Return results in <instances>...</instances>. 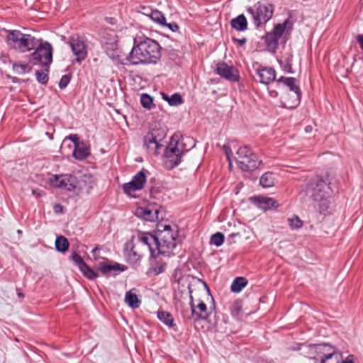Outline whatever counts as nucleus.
<instances>
[{"label": "nucleus", "mask_w": 363, "mask_h": 363, "mask_svg": "<svg viewBox=\"0 0 363 363\" xmlns=\"http://www.w3.org/2000/svg\"><path fill=\"white\" fill-rule=\"evenodd\" d=\"M177 230L171 225L160 223L157 225L156 235L149 233H139L135 244L145 253L150 252L151 257L157 254L170 257L174 255L177 248Z\"/></svg>", "instance_id": "nucleus-1"}, {"label": "nucleus", "mask_w": 363, "mask_h": 363, "mask_svg": "<svg viewBox=\"0 0 363 363\" xmlns=\"http://www.w3.org/2000/svg\"><path fill=\"white\" fill-rule=\"evenodd\" d=\"M160 45L155 40L145 38L138 43L135 40L126 60L133 65L140 64H155L161 57Z\"/></svg>", "instance_id": "nucleus-2"}, {"label": "nucleus", "mask_w": 363, "mask_h": 363, "mask_svg": "<svg viewBox=\"0 0 363 363\" xmlns=\"http://www.w3.org/2000/svg\"><path fill=\"white\" fill-rule=\"evenodd\" d=\"M329 189L330 187L327 183L318 177L311 179L306 187L307 194L319 203V211L323 214L328 213L330 207Z\"/></svg>", "instance_id": "nucleus-3"}, {"label": "nucleus", "mask_w": 363, "mask_h": 363, "mask_svg": "<svg viewBox=\"0 0 363 363\" xmlns=\"http://www.w3.org/2000/svg\"><path fill=\"white\" fill-rule=\"evenodd\" d=\"M6 42L10 48L21 52L30 51L35 48L38 40L30 34L21 33L18 30H9Z\"/></svg>", "instance_id": "nucleus-4"}, {"label": "nucleus", "mask_w": 363, "mask_h": 363, "mask_svg": "<svg viewBox=\"0 0 363 363\" xmlns=\"http://www.w3.org/2000/svg\"><path fill=\"white\" fill-rule=\"evenodd\" d=\"M166 130L159 123L151 125L150 130L144 137V146L148 152L152 155H157L158 150L163 146L162 142L166 138Z\"/></svg>", "instance_id": "nucleus-5"}, {"label": "nucleus", "mask_w": 363, "mask_h": 363, "mask_svg": "<svg viewBox=\"0 0 363 363\" xmlns=\"http://www.w3.org/2000/svg\"><path fill=\"white\" fill-rule=\"evenodd\" d=\"M236 155V162L244 172L255 170L258 168L262 162L247 145L240 147L237 150Z\"/></svg>", "instance_id": "nucleus-6"}, {"label": "nucleus", "mask_w": 363, "mask_h": 363, "mask_svg": "<svg viewBox=\"0 0 363 363\" xmlns=\"http://www.w3.org/2000/svg\"><path fill=\"white\" fill-rule=\"evenodd\" d=\"M247 12L251 15L255 27L258 28L272 18L274 6L271 4L259 1L253 6L249 7Z\"/></svg>", "instance_id": "nucleus-7"}, {"label": "nucleus", "mask_w": 363, "mask_h": 363, "mask_svg": "<svg viewBox=\"0 0 363 363\" xmlns=\"http://www.w3.org/2000/svg\"><path fill=\"white\" fill-rule=\"evenodd\" d=\"M32 54L33 64H40L43 67H49L52 61V47L48 42L38 43Z\"/></svg>", "instance_id": "nucleus-8"}, {"label": "nucleus", "mask_w": 363, "mask_h": 363, "mask_svg": "<svg viewBox=\"0 0 363 363\" xmlns=\"http://www.w3.org/2000/svg\"><path fill=\"white\" fill-rule=\"evenodd\" d=\"M311 354L315 355L313 357L316 360H320V363H326L329 359L335 358L337 362L339 354L336 352V349L328 344H318L311 345L310 347Z\"/></svg>", "instance_id": "nucleus-9"}, {"label": "nucleus", "mask_w": 363, "mask_h": 363, "mask_svg": "<svg viewBox=\"0 0 363 363\" xmlns=\"http://www.w3.org/2000/svg\"><path fill=\"white\" fill-rule=\"evenodd\" d=\"M68 43L77 62L80 63L86 59L88 53V45L82 38L78 35H72L69 38Z\"/></svg>", "instance_id": "nucleus-10"}, {"label": "nucleus", "mask_w": 363, "mask_h": 363, "mask_svg": "<svg viewBox=\"0 0 363 363\" xmlns=\"http://www.w3.org/2000/svg\"><path fill=\"white\" fill-rule=\"evenodd\" d=\"M50 184L56 188L68 191H73L76 188V178L70 174L52 175L50 179Z\"/></svg>", "instance_id": "nucleus-11"}, {"label": "nucleus", "mask_w": 363, "mask_h": 363, "mask_svg": "<svg viewBox=\"0 0 363 363\" xmlns=\"http://www.w3.org/2000/svg\"><path fill=\"white\" fill-rule=\"evenodd\" d=\"M214 71L217 74L230 82H235L240 79L239 71L235 67L228 65L224 62L217 63Z\"/></svg>", "instance_id": "nucleus-12"}, {"label": "nucleus", "mask_w": 363, "mask_h": 363, "mask_svg": "<svg viewBox=\"0 0 363 363\" xmlns=\"http://www.w3.org/2000/svg\"><path fill=\"white\" fill-rule=\"evenodd\" d=\"M174 136L170 145L167 148L165 155L169 161L172 163V167L177 166L181 162V157L184 152L183 147L179 144V140H175Z\"/></svg>", "instance_id": "nucleus-13"}, {"label": "nucleus", "mask_w": 363, "mask_h": 363, "mask_svg": "<svg viewBox=\"0 0 363 363\" xmlns=\"http://www.w3.org/2000/svg\"><path fill=\"white\" fill-rule=\"evenodd\" d=\"M146 181V175L144 171L141 170L133 177L130 182L125 183L123 185V190L128 196H132L133 192L144 188Z\"/></svg>", "instance_id": "nucleus-14"}, {"label": "nucleus", "mask_w": 363, "mask_h": 363, "mask_svg": "<svg viewBox=\"0 0 363 363\" xmlns=\"http://www.w3.org/2000/svg\"><path fill=\"white\" fill-rule=\"evenodd\" d=\"M96 268L102 274L106 276L116 275L119 272H124L128 269L125 265L117 262L111 264V262L106 259H104L102 262H98L96 263Z\"/></svg>", "instance_id": "nucleus-15"}, {"label": "nucleus", "mask_w": 363, "mask_h": 363, "mask_svg": "<svg viewBox=\"0 0 363 363\" xmlns=\"http://www.w3.org/2000/svg\"><path fill=\"white\" fill-rule=\"evenodd\" d=\"M189 305L191 309V315L195 321L198 320H207L209 318L210 312L208 311L206 304L201 301L197 306H195L194 298L190 295Z\"/></svg>", "instance_id": "nucleus-16"}, {"label": "nucleus", "mask_w": 363, "mask_h": 363, "mask_svg": "<svg viewBox=\"0 0 363 363\" xmlns=\"http://www.w3.org/2000/svg\"><path fill=\"white\" fill-rule=\"evenodd\" d=\"M71 259L74 263L79 267L81 272L89 279H94L98 277V274L89 267L83 260L82 257L76 252L71 255Z\"/></svg>", "instance_id": "nucleus-17"}, {"label": "nucleus", "mask_w": 363, "mask_h": 363, "mask_svg": "<svg viewBox=\"0 0 363 363\" xmlns=\"http://www.w3.org/2000/svg\"><path fill=\"white\" fill-rule=\"evenodd\" d=\"M281 103L283 106L286 108H294L300 103L301 100V91H291L286 92L281 96Z\"/></svg>", "instance_id": "nucleus-18"}, {"label": "nucleus", "mask_w": 363, "mask_h": 363, "mask_svg": "<svg viewBox=\"0 0 363 363\" xmlns=\"http://www.w3.org/2000/svg\"><path fill=\"white\" fill-rule=\"evenodd\" d=\"M276 79V72L272 67H262L256 72L255 80L264 84H269Z\"/></svg>", "instance_id": "nucleus-19"}, {"label": "nucleus", "mask_w": 363, "mask_h": 363, "mask_svg": "<svg viewBox=\"0 0 363 363\" xmlns=\"http://www.w3.org/2000/svg\"><path fill=\"white\" fill-rule=\"evenodd\" d=\"M255 201L257 207L264 211L278 207L277 201L273 198L257 196L255 198Z\"/></svg>", "instance_id": "nucleus-20"}, {"label": "nucleus", "mask_w": 363, "mask_h": 363, "mask_svg": "<svg viewBox=\"0 0 363 363\" xmlns=\"http://www.w3.org/2000/svg\"><path fill=\"white\" fill-rule=\"evenodd\" d=\"M90 155L89 145L81 141L74 146L73 157L78 160H83Z\"/></svg>", "instance_id": "nucleus-21"}, {"label": "nucleus", "mask_w": 363, "mask_h": 363, "mask_svg": "<svg viewBox=\"0 0 363 363\" xmlns=\"http://www.w3.org/2000/svg\"><path fill=\"white\" fill-rule=\"evenodd\" d=\"M145 252L140 248V246L134 243L127 255V259L129 262L135 264L142 258Z\"/></svg>", "instance_id": "nucleus-22"}, {"label": "nucleus", "mask_w": 363, "mask_h": 363, "mask_svg": "<svg viewBox=\"0 0 363 363\" xmlns=\"http://www.w3.org/2000/svg\"><path fill=\"white\" fill-rule=\"evenodd\" d=\"M230 26L238 31H244L247 28V21L243 14L231 19Z\"/></svg>", "instance_id": "nucleus-23"}, {"label": "nucleus", "mask_w": 363, "mask_h": 363, "mask_svg": "<svg viewBox=\"0 0 363 363\" xmlns=\"http://www.w3.org/2000/svg\"><path fill=\"white\" fill-rule=\"evenodd\" d=\"M133 291H135V289H133L125 293L124 301L130 308H137L140 306V301Z\"/></svg>", "instance_id": "nucleus-24"}, {"label": "nucleus", "mask_w": 363, "mask_h": 363, "mask_svg": "<svg viewBox=\"0 0 363 363\" xmlns=\"http://www.w3.org/2000/svg\"><path fill=\"white\" fill-rule=\"evenodd\" d=\"M144 13L147 16L150 17V18L151 20H152L154 22H155L160 25L162 26L164 24H166V18H165L164 14L157 9H155V10L147 9Z\"/></svg>", "instance_id": "nucleus-25"}, {"label": "nucleus", "mask_w": 363, "mask_h": 363, "mask_svg": "<svg viewBox=\"0 0 363 363\" xmlns=\"http://www.w3.org/2000/svg\"><path fill=\"white\" fill-rule=\"evenodd\" d=\"M278 83H283L287 88L288 91H300L299 86L296 84L297 80L294 77H281L278 81Z\"/></svg>", "instance_id": "nucleus-26"}, {"label": "nucleus", "mask_w": 363, "mask_h": 363, "mask_svg": "<svg viewBox=\"0 0 363 363\" xmlns=\"http://www.w3.org/2000/svg\"><path fill=\"white\" fill-rule=\"evenodd\" d=\"M157 318L161 322L169 328H172L175 325L174 318L169 312L158 311Z\"/></svg>", "instance_id": "nucleus-27"}, {"label": "nucleus", "mask_w": 363, "mask_h": 363, "mask_svg": "<svg viewBox=\"0 0 363 363\" xmlns=\"http://www.w3.org/2000/svg\"><path fill=\"white\" fill-rule=\"evenodd\" d=\"M259 184L264 188L272 187L275 184V177L272 172H266L262 174L259 179Z\"/></svg>", "instance_id": "nucleus-28"}, {"label": "nucleus", "mask_w": 363, "mask_h": 363, "mask_svg": "<svg viewBox=\"0 0 363 363\" xmlns=\"http://www.w3.org/2000/svg\"><path fill=\"white\" fill-rule=\"evenodd\" d=\"M247 280L245 277H236L233 281L230 289L233 292L238 293L247 285Z\"/></svg>", "instance_id": "nucleus-29"}, {"label": "nucleus", "mask_w": 363, "mask_h": 363, "mask_svg": "<svg viewBox=\"0 0 363 363\" xmlns=\"http://www.w3.org/2000/svg\"><path fill=\"white\" fill-rule=\"evenodd\" d=\"M69 246V243L64 236H59L55 240V248L57 251L65 252Z\"/></svg>", "instance_id": "nucleus-30"}, {"label": "nucleus", "mask_w": 363, "mask_h": 363, "mask_svg": "<svg viewBox=\"0 0 363 363\" xmlns=\"http://www.w3.org/2000/svg\"><path fill=\"white\" fill-rule=\"evenodd\" d=\"M289 23V20L286 19V21H284L283 23L277 24L272 32L274 33V35H276L278 38L280 39L283 35L284 30L286 29L287 25Z\"/></svg>", "instance_id": "nucleus-31"}, {"label": "nucleus", "mask_w": 363, "mask_h": 363, "mask_svg": "<svg viewBox=\"0 0 363 363\" xmlns=\"http://www.w3.org/2000/svg\"><path fill=\"white\" fill-rule=\"evenodd\" d=\"M45 69L42 70H37L35 76L38 82L42 84H45L48 81V73L49 72V67H44Z\"/></svg>", "instance_id": "nucleus-32"}, {"label": "nucleus", "mask_w": 363, "mask_h": 363, "mask_svg": "<svg viewBox=\"0 0 363 363\" xmlns=\"http://www.w3.org/2000/svg\"><path fill=\"white\" fill-rule=\"evenodd\" d=\"M278 38L272 32L267 33L265 36V41L268 47L277 48L278 47Z\"/></svg>", "instance_id": "nucleus-33"}, {"label": "nucleus", "mask_w": 363, "mask_h": 363, "mask_svg": "<svg viewBox=\"0 0 363 363\" xmlns=\"http://www.w3.org/2000/svg\"><path fill=\"white\" fill-rule=\"evenodd\" d=\"M157 213V211L153 212L152 210L149 208H140L138 209V213H140V216L147 220H153L155 218V214Z\"/></svg>", "instance_id": "nucleus-34"}, {"label": "nucleus", "mask_w": 363, "mask_h": 363, "mask_svg": "<svg viewBox=\"0 0 363 363\" xmlns=\"http://www.w3.org/2000/svg\"><path fill=\"white\" fill-rule=\"evenodd\" d=\"M288 224L291 230H298L303 225V221L297 216L288 218Z\"/></svg>", "instance_id": "nucleus-35"}, {"label": "nucleus", "mask_w": 363, "mask_h": 363, "mask_svg": "<svg viewBox=\"0 0 363 363\" xmlns=\"http://www.w3.org/2000/svg\"><path fill=\"white\" fill-rule=\"evenodd\" d=\"M13 69L18 74H23L31 70V67L29 65L18 63L13 64Z\"/></svg>", "instance_id": "nucleus-36"}, {"label": "nucleus", "mask_w": 363, "mask_h": 363, "mask_svg": "<svg viewBox=\"0 0 363 363\" xmlns=\"http://www.w3.org/2000/svg\"><path fill=\"white\" fill-rule=\"evenodd\" d=\"M224 242V235L221 233H216L211 236V243L217 247L220 246Z\"/></svg>", "instance_id": "nucleus-37"}, {"label": "nucleus", "mask_w": 363, "mask_h": 363, "mask_svg": "<svg viewBox=\"0 0 363 363\" xmlns=\"http://www.w3.org/2000/svg\"><path fill=\"white\" fill-rule=\"evenodd\" d=\"M152 98L150 95L143 94L141 96L140 103L144 108L150 109L152 106Z\"/></svg>", "instance_id": "nucleus-38"}, {"label": "nucleus", "mask_w": 363, "mask_h": 363, "mask_svg": "<svg viewBox=\"0 0 363 363\" xmlns=\"http://www.w3.org/2000/svg\"><path fill=\"white\" fill-rule=\"evenodd\" d=\"M183 102L182 96L178 94L175 93L172 94L169 98V105L171 106H178L182 104Z\"/></svg>", "instance_id": "nucleus-39"}, {"label": "nucleus", "mask_w": 363, "mask_h": 363, "mask_svg": "<svg viewBox=\"0 0 363 363\" xmlns=\"http://www.w3.org/2000/svg\"><path fill=\"white\" fill-rule=\"evenodd\" d=\"M242 310V306L240 302L235 301L230 306V312L233 316H238Z\"/></svg>", "instance_id": "nucleus-40"}, {"label": "nucleus", "mask_w": 363, "mask_h": 363, "mask_svg": "<svg viewBox=\"0 0 363 363\" xmlns=\"http://www.w3.org/2000/svg\"><path fill=\"white\" fill-rule=\"evenodd\" d=\"M70 76L69 74H65L63 75L60 80V82H59V87L61 89H64L65 88L67 87V86L68 85V84L70 82Z\"/></svg>", "instance_id": "nucleus-41"}, {"label": "nucleus", "mask_w": 363, "mask_h": 363, "mask_svg": "<svg viewBox=\"0 0 363 363\" xmlns=\"http://www.w3.org/2000/svg\"><path fill=\"white\" fill-rule=\"evenodd\" d=\"M223 150H224L225 152V154L226 155V157H227V160L229 162V166L231 167L232 166V160H231V157H233V152L230 149V147L227 145H224L223 146Z\"/></svg>", "instance_id": "nucleus-42"}, {"label": "nucleus", "mask_w": 363, "mask_h": 363, "mask_svg": "<svg viewBox=\"0 0 363 363\" xmlns=\"http://www.w3.org/2000/svg\"><path fill=\"white\" fill-rule=\"evenodd\" d=\"M66 139L70 140L73 143L74 145L76 146L77 143H80L79 138L77 135L76 134H72L69 135L68 137L66 138Z\"/></svg>", "instance_id": "nucleus-43"}, {"label": "nucleus", "mask_w": 363, "mask_h": 363, "mask_svg": "<svg viewBox=\"0 0 363 363\" xmlns=\"http://www.w3.org/2000/svg\"><path fill=\"white\" fill-rule=\"evenodd\" d=\"M163 26L168 27L173 32L178 31L179 29V26L175 23H166V24H164Z\"/></svg>", "instance_id": "nucleus-44"}, {"label": "nucleus", "mask_w": 363, "mask_h": 363, "mask_svg": "<svg viewBox=\"0 0 363 363\" xmlns=\"http://www.w3.org/2000/svg\"><path fill=\"white\" fill-rule=\"evenodd\" d=\"M165 266L164 264L159 265L154 268V272L156 274H159L164 271Z\"/></svg>", "instance_id": "nucleus-45"}, {"label": "nucleus", "mask_w": 363, "mask_h": 363, "mask_svg": "<svg viewBox=\"0 0 363 363\" xmlns=\"http://www.w3.org/2000/svg\"><path fill=\"white\" fill-rule=\"evenodd\" d=\"M356 40H357V43H359L360 48L362 49V50L363 52V35L362 34L357 35L356 37Z\"/></svg>", "instance_id": "nucleus-46"}, {"label": "nucleus", "mask_w": 363, "mask_h": 363, "mask_svg": "<svg viewBox=\"0 0 363 363\" xmlns=\"http://www.w3.org/2000/svg\"><path fill=\"white\" fill-rule=\"evenodd\" d=\"M99 251V248L98 247H94L92 250H91V254L94 257V259L95 261H98L99 258L100 257L97 252Z\"/></svg>", "instance_id": "nucleus-47"}, {"label": "nucleus", "mask_w": 363, "mask_h": 363, "mask_svg": "<svg viewBox=\"0 0 363 363\" xmlns=\"http://www.w3.org/2000/svg\"><path fill=\"white\" fill-rule=\"evenodd\" d=\"M54 211L56 213H63V207L60 204L56 203L54 206Z\"/></svg>", "instance_id": "nucleus-48"}, {"label": "nucleus", "mask_w": 363, "mask_h": 363, "mask_svg": "<svg viewBox=\"0 0 363 363\" xmlns=\"http://www.w3.org/2000/svg\"><path fill=\"white\" fill-rule=\"evenodd\" d=\"M235 41H237L238 43V45L240 46H242L244 44H245L247 40L246 38H242V39H234Z\"/></svg>", "instance_id": "nucleus-49"}, {"label": "nucleus", "mask_w": 363, "mask_h": 363, "mask_svg": "<svg viewBox=\"0 0 363 363\" xmlns=\"http://www.w3.org/2000/svg\"><path fill=\"white\" fill-rule=\"evenodd\" d=\"M336 363H338V362ZM341 363H353L352 359H350V357H348L345 360L342 361Z\"/></svg>", "instance_id": "nucleus-50"}, {"label": "nucleus", "mask_w": 363, "mask_h": 363, "mask_svg": "<svg viewBox=\"0 0 363 363\" xmlns=\"http://www.w3.org/2000/svg\"><path fill=\"white\" fill-rule=\"evenodd\" d=\"M162 98L169 104L170 96H169L168 95H167L165 94H162Z\"/></svg>", "instance_id": "nucleus-51"}, {"label": "nucleus", "mask_w": 363, "mask_h": 363, "mask_svg": "<svg viewBox=\"0 0 363 363\" xmlns=\"http://www.w3.org/2000/svg\"><path fill=\"white\" fill-rule=\"evenodd\" d=\"M305 130L307 132V133H309L312 130V127L311 126H306V128H305Z\"/></svg>", "instance_id": "nucleus-52"}, {"label": "nucleus", "mask_w": 363, "mask_h": 363, "mask_svg": "<svg viewBox=\"0 0 363 363\" xmlns=\"http://www.w3.org/2000/svg\"><path fill=\"white\" fill-rule=\"evenodd\" d=\"M17 295L21 298H23L24 297V294L22 292H18Z\"/></svg>", "instance_id": "nucleus-53"}, {"label": "nucleus", "mask_w": 363, "mask_h": 363, "mask_svg": "<svg viewBox=\"0 0 363 363\" xmlns=\"http://www.w3.org/2000/svg\"><path fill=\"white\" fill-rule=\"evenodd\" d=\"M289 68H288L289 72H292V71L291 70V65H289Z\"/></svg>", "instance_id": "nucleus-54"}, {"label": "nucleus", "mask_w": 363, "mask_h": 363, "mask_svg": "<svg viewBox=\"0 0 363 363\" xmlns=\"http://www.w3.org/2000/svg\"><path fill=\"white\" fill-rule=\"evenodd\" d=\"M289 68H288L289 72H292V71L291 70V65H289Z\"/></svg>", "instance_id": "nucleus-55"}]
</instances>
